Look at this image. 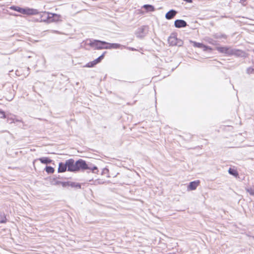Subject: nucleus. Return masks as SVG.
Here are the masks:
<instances>
[{"label": "nucleus", "mask_w": 254, "mask_h": 254, "mask_svg": "<svg viewBox=\"0 0 254 254\" xmlns=\"http://www.w3.org/2000/svg\"><path fill=\"white\" fill-rule=\"evenodd\" d=\"M216 49L221 53L230 56L231 48L228 47H218Z\"/></svg>", "instance_id": "7"}, {"label": "nucleus", "mask_w": 254, "mask_h": 254, "mask_svg": "<svg viewBox=\"0 0 254 254\" xmlns=\"http://www.w3.org/2000/svg\"><path fill=\"white\" fill-rule=\"evenodd\" d=\"M176 14V11L174 10H171L166 14L165 17L167 19H171L173 18Z\"/></svg>", "instance_id": "13"}, {"label": "nucleus", "mask_w": 254, "mask_h": 254, "mask_svg": "<svg viewBox=\"0 0 254 254\" xmlns=\"http://www.w3.org/2000/svg\"><path fill=\"white\" fill-rule=\"evenodd\" d=\"M107 44L108 43L99 40H94L89 43L91 47L97 50L107 49L106 47Z\"/></svg>", "instance_id": "2"}, {"label": "nucleus", "mask_w": 254, "mask_h": 254, "mask_svg": "<svg viewBox=\"0 0 254 254\" xmlns=\"http://www.w3.org/2000/svg\"><path fill=\"white\" fill-rule=\"evenodd\" d=\"M6 222V218L3 213L0 214V223H5Z\"/></svg>", "instance_id": "19"}, {"label": "nucleus", "mask_w": 254, "mask_h": 254, "mask_svg": "<svg viewBox=\"0 0 254 254\" xmlns=\"http://www.w3.org/2000/svg\"><path fill=\"white\" fill-rule=\"evenodd\" d=\"M202 48L203 49V51H206L207 50H209V51H212V48H211L210 47L206 46V45H205L204 44L203 45V46H202Z\"/></svg>", "instance_id": "25"}, {"label": "nucleus", "mask_w": 254, "mask_h": 254, "mask_svg": "<svg viewBox=\"0 0 254 254\" xmlns=\"http://www.w3.org/2000/svg\"><path fill=\"white\" fill-rule=\"evenodd\" d=\"M10 9L19 12L22 14L32 15L39 14L40 17L38 20L39 22H45L49 23V18L50 12L43 11L39 12L38 10L30 8H21L16 6H11L9 8Z\"/></svg>", "instance_id": "1"}, {"label": "nucleus", "mask_w": 254, "mask_h": 254, "mask_svg": "<svg viewBox=\"0 0 254 254\" xmlns=\"http://www.w3.org/2000/svg\"><path fill=\"white\" fill-rule=\"evenodd\" d=\"M97 64L96 63L95 60H94L93 61H92V62L88 63L86 64L85 67H94Z\"/></svg>", "instance_id": "20"}, {"label": "nucleus", "mask_w": 254, "mask_h": 254, "mask_svg": "<svg viewBox=\"0 0 254 254\" xmlns=\"http://www.w3.org/2000/svg\"><path fill=\"white\" fill-rule=\"evenodd\" d=\"M247 0H241V1H242V2H245Z\"/></svg>", "instance_id": "29"}, {"label": "nucleus", "mask_w": 254, "mask_h": 254, "mask_svg": "<svg viewBox=\"0 0 254 254\" xmlns=\"http://www.w3.org/2000/svg\"><path fill=\"white\" fill-rule=\"evenodd\" d=\"M89 168L86 162L82 159H79L76 161V172L79 171L80 170H87Z\"/></svg>", "instance_id": "3"}, {"label": "nucleus", "mask_w": 254, "mask_h": 254, "mask_svg": "<svg viewBox=\"0 0 254 254\" xmlns=\"http://www.w3.org/2000/svg\"><path fill=\"white\" fill-rule=\"evenodd\" d=\"M38 160L41 162V163L45 164H50L52 162V160L48 157L40 158Z\"/></svg>", "instance_id": "14"}, {"label": "nucleus", "mask_w": 254, "mask_h": 254, "mask_svg": "<svg viewBox=\"0 0 254 254\" xmlns=\"http://www.w3.org/2000/svg\"><path fill=\"white\" fill-rule=\"evenodd\" d=\"M199 184L200 181L199 180L191 182L190 183V185H189L188 189L190 190H194L199 186Z\"/></svg>", "instance_id": "10"}, {"label": "nucleus", "mask_w": 254, "mask_h": 254, "mask_svg": "<svg viewBox=\"0 0 254 254\" xmlns=\"http://www.w3.org/2000/svg\"><path fill=\"white\" fill-rule=\"evenodd\" d=\"M0 114H1V115H2L3 116V118H6V116L5 115V113L4 112L2 111H0Z\"/></svg>", "instance_id": "27"}, {"label": "nucleus", "mask_w": 254, "mask_h": 254, "mask_svg": "<svg viewBox=\"0 0 254 254\" xmlns=\"http://www.w3.org/2000/svg\"><path fill=\"white\" fill-rule=\"evenodd\" d=\"M174 24L177 28L185 27L187 26L186 22L183 20H176Z\"/></svg>", "instance_id": "11"}, {"label": "nucleus", "mask_w": 254, "mask_h": 254, "mask_svg": "<svg viewBox=\"0 0 254 254\" xmlns=\"http://www.w3.org/2000/svg\"><path fill=\"white\" fill-rule=\"evenodd\" d=\"M62 20V16L60 14L50 12L49 23L57 22Z\"/></svg>", "instance_id": "6"}, {"label": "nucleus", "mask_w": 254, "mask_h": 254, "mask_svg": "<svg viewBox=\"0 0 254 254\" xmlns=\"http://www.w3.org/2000/svg\"><path fill=\"white\" fill-rule=\"evenodd\" d=\"M228 172L229 174L235 176V177H238L239 176V173L238 171L234 169L230 168L228 170Z\"/></svg>", "instance_id": "16"}, {"label": "nucleus", "mask_w": 254, "mask_h": 254, "mask_svg": "<svg viewBox=\"0 0 254 254\" xmlns=\"http://www.w3.org/2000/svg\"><path fill=\"white\" fill-rule=\"evenodd\" d=\"M95 170H97V168L96 167H94L92 169V171L93 172Z\"/></svg>", "instance_id": "28"}, {"label": "nucleus", "mask_w": 254, "mask_h": 254, "mask_svg": "<svg viewBox=\"0 0 254 254\" xmlns=\"http://www.w3.org/2000/svg\"><path fill=\"white\" fill-rule=\"evenodd\" d=\"M147 11H154L155 8L153 6L149 4H145L143 6Z\"/></svg>", "instance_id": "17"}, {"label": "nucleus", "mask_w": 254, "mask_h": 254, "mask_svg": "<svg viewBox=\"0 0 254 254\" xmlns=\"http://www.w3.org/2000/svg\"><path fill=\"white\" fill-rule=\"evenodd\" d=\"M105 54V52H104L102 55H101L97 59L95 60L97 64L100 63L101 62V61L104 59Z\"/></svg>", "instance_id": "24"}, {"label": "nucleus", "mask_w": 254, "mask_h": 254, "mask_svg": "<svg viewBox=\"0 0 254 254\" xmlns=\"http://www.w3.org/2000/svg\"><path fill=\"white\" fill-rule=\"evenodd\" d=\"M246 191L251 195H254V186L246 189Z\"/></svg>", "instance_id": "21"}, {"label": "nucleus", "mask_w": 254, "mask_h": 254, "mask_svg": "<svg viewBox=\"0 0 254 254\" xmlns=\"http://www.w3.org/2000/svg\"><path fill=\"white\" fill-rule=\"evenodd\" d=\"M67 171V160L65 163L60 162L58 169V173H64Z\"/></svg>", "instance_id": "9"}, {"label": "nucleus", "mask_w": 254, "mask_h": 254, "mask_svg": "<svg viewBox=\"0 0 254 254\" xmlns=\"http://www.w3.org/2000/svg\"><path fill=\"white\" fill-rule=\"evenodd\" d=\"M244 54V52L239 49H231L230 56H236L237 57L242 56Z\"/></svg>", "instance_id": "12"}, {"label": "nucleus", "mask_w": 254, "mask_h": 254, "mask_svg": "<svg viewBox=\"0 0 254 254\" xmlns=\"http://www.w3.org/2000/svg\"><path fill=\"white\" fill-rule=\"evenodd\" d=\"M60 185H61L63 187H66L67 186H68L69 185V184L68 182L61 181V183L60 184Z\"/></svg>", "instance_id": "26"}, {"label": "nucleus", "mask_w": 254, "mask_h": 254, "mask_svg": "<svg viewBox=\"0 0 254 254\" xmlns=\"http://www.w3.org/2000/svg\"><path fill=\"white\" fill-rule=\"evenodd\" d=\"M45 171L48 174H53L55 172V169L51 166H47L45 168Z\"/></svg>", "instance_id": "18"}, {"label": "nucleus", "mask_w": 254, "mask_h": 254, "mask_svg": "<svg viewBox=\"0 0 254 254\" xmlns=\"http://www.w3.org/2000/svg\"><path fill=\"white\" fill-rule=\"evenodd\" d=\"M89 168L86 162L82 159H79L76 161V172L79 171L80 170H87Z\"/></svg>", "instance_id": "4"}, {"label": "nucleus", "mask_w": 254, "mask_h": 254, "mask_svg": "<svg viewBox=\"0 0 254 254\" xmlns=\"http://www.w3.org/2000/svg\"><path fill=\"white\" fill-rule=\"evenodd\" d=\"M106 47H107V49H118L120 48L121 45L119 44H109L106 45Z\"/></svg>", "instance_id": "15"}, {"label": "nucleus", "mask_w": 254, "mask_h": 254, "mask_svg": "<svg viewBox=\"0 0 254 254\" xmlns=\"http://www.w3.org/2000/svg\"><path fill=\"white\" fill-rule=\"evenodd\" d=\"M60 183L61 181H59L57 178H54L52 179V184L53 185H60Z\"/></svg>", "instance_id": "23"}, {"label": "nucleus", "mask_w": 254, "mask_h": 254, "mask_svg": "<svg viewBox=\"0 0 254 254\" xmlns=\"http://www.w3.org/2000/svg\"><path fill=\"white\" fill-rule=\"evenodd\" d=\"M191 43H192L193 47L198 48H202L203 45L202 43H198L194 41H192Z\"/></svg>", "instance_id": "22"}, {"label": "nucleus", "mask_w": 254, "mask_h": 254, "mask_svg": "<svg viewBox=\"0 0 254 254\" xmlns=\"http://www.w3.org/2000/svg\"><path fill=\"white\" fill-rule=\"evenodd\" d=\"M177 34L175 33L172 34L168 38V42L171 46L177 45Z\"/></svg>", "instance_id": "8"}, {"label": "nucleus", "mask_w": 254, "mask_h": 254, "mask_svg": "<svg viewBox=\"0 0 254 254\" xmlns=\"http://www.w3.org/2000/svg\"><path fill=\"white\" fill-rule=\"evenodd\" d=\"M67 171L76 172V161L75 162L73 159L67 160Z\"/></svg>", "instance_id": "5"}]
</instances>
